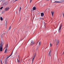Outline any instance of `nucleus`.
I'll return each instance as SVG.
<instances>
[{
	"instance_id": "f257e3e1",
	"label": "nucleus",
	"mask_w": 64,
	"mask_h": 64,
	"mask_svg": "<svg viewBox=\"0 0 64 64\" xmlns=\"http://www.w3.org/2000/svg\"><path fill=\"white\" fill-rule=\"evenodd\" d=\"M13 50L12 52V54L11 55H10V56H9L8 57H7L6 58V60H5V61H4V64H7V59H8V58H9V57H10V56H11V55H12V54H13Z\"/></svg>"
},
{
	"instance_id": "f03ea898",
	"label": "nucleus",
	"mask_w": 64,
	"mask_h": 64,
	"mask_svg": "<svg viewBox=\"0 0 64 64\" xmlns=\"http://www.w3.org/2000/svg\"><path fill=\"white\" fill-rule=\"evenodd\" d=\"M62 24H61L60 25V27L59 28V30H58V31L59 33H60L61 31V28H62Z\"/></svg>"
},
{
	"instance_id": "7ed1b4c3",
	"label": "nucleus",
	"mask_w": 64,
	"mask_h": 64,
	"mask_svg": "<svg viewBox=\"0 0 64 64\" xmlns=\"http://www.w3.org/2000/svg\"><path fill=\"white\" fill-rule=\"evenodd\" d=\"M5 48H6L5 50L4 51V53H6V52L7 50V48H8V44H7V45H6Z\"/></svg>"
},
{
	"instance_id": "20e7f679",
	"label": "nucleus",
	"mask_w": 64,
	"mask_h": 64,
	"mask_svg": "<svg viewBox=\"0 0 64 64\" xmlns=\"http://www.w3.org/2000/svg\"><path fill=\"white\" fill-rule=\"evenodd\" d=\"M36 55V53H35L34 54V56H33V58L32 59V62H33V60H34V58H35V56Z\"/></svg>"
},
{
	"instance_id": "39448f33",
	"label": "nucleus",
	"mask_w": 64,
	"mask_h": 64,
	"mask_svg": "<svg viewBox=\"0 0 64 64\" xmlns=\"http://www.w3.org/2000/svg\"><path fill=\"white\" fill-rule=\"evenodd\" d=\"M3 42H2V41H1V43L0 44V47H3Z\"/></svg>"
},
{
	"instance_id": "423d86ee",
	"label": "nucleus",
	"mask_w": 64,
	"mask_h": 64,
	"mask_svg": "<svg viewBox=\"0 0 64 64\" xmlns=\"http://www.w3.org/2000/svg\"><path fill=\"white\" fill-rule=\"evenodd\" d=\"M34 43V42H33V40H32L31 41V42L30 43V45H33V44Z\"/></svg>"
},
{
	"instance_id": "0eeeda50",
	"label": "nucleus",
	"mask_w": 64,
	"mask_h": 64,
	"mask_svg": "<svg viewBox=\"0 0 64 64\" xmlns=\"http://www.w3.org/2000/svg\"><path fill=\"white\" fill-rule=\"evenodd\" d=\"M9 9V8L7 7L5 9V10L6 11H7L8 10V9Z\"/></svg>"
},
{
	"instance_id": "6e6552de",
	"label": "nucleus",
	"mask_w": 64,
	"mask_h": 64,
	"mask_svg": "<svg viewBox=\"0 0 64 64\" xmlns=\"http://www.w3.org/2000/svg\"><path fill=\"white\" fill-rule=\"evenodd\" d=\"M60 41L59 40H58L56 42V45L57 46L58 45V44L59 43Z\"/></svg>"
},
{
	"instance_id": "1a4fd4ad",
	"label": "nucleus",
	"mask_w": 64,
	"mask_h": 64,
	"mask_svg": "<svg viewBox=\"0 0 64 64\" xmlns=\"http://www.w3.org/2000/svg\"><path fill=\"white\" fill-rule=\"evenodd\" d=\"M3 49L2 47H0V52L2 51V49Z\"/></svg>"
},
{
	"instance_id": "9d476101",
	"label": "nucleus",
	"mask_w": 64,
	"mask_h": 64,
	"mask_svg": "<svg viewBox=\"0 0 64 64\" xmlns=\"http://www.w3.org/2000/svg\"><path fill=\"white\" fill-rule=\"evenodd\" d=\"M51 50H50L48 54V56H51V54H50L51 53Z\"/></svg>"
},
{
	"instance_id": "9b49d317",
	"label": "nucleus",
	"mask_w": 64,
	"mask_h": 64,
	"mask_svg": "<svg viewBox=\"0 0 64 64\" xmlns=\"http://www.w3.org/2000/svg\"><path fill=\"white\" fill-rule=\"evenodd\" d=\"M44 14L42 12L41 13V17H43V16H44Z\"/></svg>"
},
{
	"instance_id": "f8f14e48",
	"label": "nucleus",
	"mask_w": 64,
	"mask_h": 64,
	"mask_svg": "<svg viewBox=\"0 0 64 64\" xmlns=\"http://www.w3.org/2000/svg\"><path fill=\"white\" fill-rule=\"evenodd\" d=\"M51 13L52 14V16L53 17V15H54V12H52Z\"/></svg>"
},
{
	"instance_id": "ddd939ff",
	"label": "nucleus",
	"mask_w": 64,
	"mask_h": 64,
	"mask_svg": "<svg viewBox=\"0 0 64 64\" xmlns=\"http://www.w3.org/2000/svg\"><path fill=\"white\" fill-rule=\"evenodd\" d=\"M36 10V7H34L33 8V10Z\"/></svg>"
},
{
	"instance_id": "4468645a",
	"label": "nucleus",
	"mask_w": 64,
	"mask_h": 64,
	"mask_svg": "<svg viewBox=\"0 0 64 64\" xmlns=\"http://www.w3.org/2000/svg\"><path fill=\"white\" fill-rule=\"evenodd\" d=\"M0 20H1V21H2V20H3V18L2 17H0Z\"/></svg>"
},
{
	"instance_id": "2eb2a0df",
	"label": "nucleus",
	"mask_w": 64,
	"mask_h": 64,
	"mask_svg": "<svg viewBox=\"0 0 64 64\" xmlns=\"http://www.w3.org/2000/svg\"><path fill=\"white\" fill-rule=\"evenodd\" d=\"M54 3H61V2H60L55 1V2H54Z\"/></svg>"
},
{
	"instance_id": "dca6fc26",
	"label": "nucleus",
	"mask_w": 64,
	"mask_h": 64,
	"mask_svg": "<svg viewBox=\"0 0 64 64\" xmlns=\"http://www.w3.org/2000/svg\"><path fill=\"white\" fill-rule=\"evenodd\" d=\"M38 44V46H40V45H41V42H39Z\"/></svg>"
},
{
	"instance_id": "f3484780",
	"label": "nucleus",
	"mask_w": 64,
	"mask_h": 64,
	"mask_svg": "<svg viewBox=\"0 0 64 64\" xmlns=\"http://www.w3.org/2000/svg\"><path fill=\"white\" fill-rule=\"evenodd\" d=\"M21 10V7H20V10H19V12H20V10Z\"/></svg>"
},
{
	"instance_id": "a211bd4d",
	"label": "nucleus",
	"mask_w": 64,
	"mask_h": 64,
	"mask_svg": "<svg viewBox=\"0 0 64 64\" xmlns=\"http://www.w3.org/2000/svg\"><path fill=\"white\" fill-rule=\"evenodd\" d=\"M2 34H3V35H4L5 34V33L4 32H2Z\"/></svg>"
},
{
	"instance_id": "6ab92c4d",
	"label": "nucleus",
	"mask_w": 64,
	"mask_h": 64,
	"mask_svg": "<svg viewBox=\"0 0 64 64\" xmlns=\"http://www.w3.org/2000/svg\"><path fill=\"white\" fill-rule=\"evenodd\" d=\"M3 7L2 6V7H1L0 8V10H2V9H3Z\"/></svg>"
},
{
	"instance_id": "aec40b11",
	"label": "nucleus",
	"mask_w": 64,
	"mask_h": 64,
	"mask_svg": "<svg viewBox=\"0 0 64 64\" xmlns=\"http://www.w3.org/2000/svg\"><path fill=\"white\" fill-rule=\"evenodd\" d=\"M32 0H30V3H31V2H32Z\"/></svg>"
},
{
	"instance_id": "412c9836",
	"label": "nucleus",
	"mask_w": 64,
	"mask_h": 64,
	"mask_svg": "<svg viewBox=\"0 0 64 64\" xmlns=\"http://www.w3.org/2000/svg\"><path fill=\"white\" fill-rule=\"evenodd\" d=\"M52 46V44H50V47H51V46Z\"/></svg>"
},
{
	"instance_id": "4be33fe9",
	"label": "nucleus",
	"mask_w": 64,
	"mask_h": 64,
	"mask_svg": "<svg viewBox=\"0 0 64 64\" xmlns=\"http://www.w3.org/2000/svg\"><path fill=\"white\" fill-rule=\"evenodd\" d=\"M17 62L18 63H19L20 62V61H19V60H18Z\"/></svg>"
},
{
	"instance_id": "5701e85b",
	"label": "nucleus",
	"mask_w": 64,
	"mask_h": 64,
	"mask_svg": "<svg viewBox=\"0 0 64 64\" xmlns=\"http://www.w3.org/2000/svg\"><path fill=\"white\" fill-rule=\"evenodd\" d=\"M0 62L1 63V64H2V60H0Z\"/></svg>"
},
{
	"instance_id": "b1692460",
	"label": "nucleus",
	"mask_w": 64,
	"mask_h": 64,
	"mask_svg": "<svg viewBox=\"0 0 64 64\" xmlns=\"http://www.w3.org/2000/svg\"><path fill=\"white\" fill-rule=\"evenodd\" d=\"M9 30H11V26H10V28H9Z\"/></svg>"
},
{
	"instance_id": "393cba45",
	"label": "nucleus",
	"mask_w": 64,
	"mask_h": 64,
	"mask_svg": "<svg viewBox=\"0 0 64 64\" xmlns=\"http://www.w3.org/2000/svg\"><path fill=\"white\" fill-rule=\"evenodd\" d=\"M7 22H6V25H7Z\"/></svg>"
},
{
	"instance_id": "a878e982",
	"label": "nucleus",
	"mask_w": 64,
	"mask_h": 64,
	"mask_svg": "<svg viewBox=\"0 0 64 64\" xmlns=\"http://www.w3.org/2000/svg\"><path fill=\"white\" fill-rule=\"evenodd\" d=\"M18 0H15V1H18Z\"/></svg>"
},
{
	"instance_id": "bb28decb",
	"label": "nucleus",
	"mask_w": 64,
	"mask_h": 64,
	"mask_svg": "<svg viewBox=\"0 0 64 64\" xmlns=\"http://www.w3.org/2000/svg\"><path fill=\"white\" fill-rule=\"evenodd\" d=\"M17 61H18V58L17 59Z\"/></svg>"
}]
</instances>
